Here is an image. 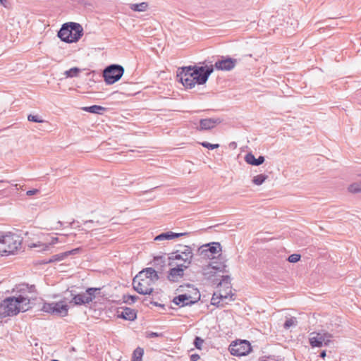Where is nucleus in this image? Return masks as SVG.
Returning a JSON list of instances; mask_svg holds the SVG:
<instances>
[{
  "instance_id": "f257e3e1",
  "label": "nucleus",
  "mask_w": 361,
  "mask_h": 361,
  "mask_svg": "<svg viewBox=\"0 0 361 361\" xmlns=\"http://www.w3.org/2000/svg\"><path fill=\"white\" fill-rule=\"evenodd\" d=\"M37 293L35 286L21 284L17 287L14 295L6 298L0 303V317H13L20 312L31 308V301L35 300Z\"/></svg>"
},
{
  "instance_id": "f03ea898",
  "label": "nucleus",
  "mask_w": 361,
  "mask_h": 361,
  "mask_svg": "<svg viewBox=\"0 0 361 361\" xmlns=\"http://www.w3.org/2000/svg\"><path fill=\"white\" fill-rule=\"evenodd\" d=\"M159 279L157 271L153 268H147L140 271L133 280L135 291L142 295H150L154 290V284Z\"/></svg>"
},
{
  "instance_id": "7ed1b4c3",
  "label": "nucleus",
  "mask_w": 361,
  "mask_h": 361,
  "mask_svg": "<svg viewBox=\"0 0 361 361\" xmlns=\"http://www.w3.org/2000/svg\"><path fill=\"white\" fill-rule=\"evenodd\" d=\"M202 274L207 279L212 281L214 283L217 284V286H221L224 284L226 288L228 290V292H223L220 290L218 295L217 293H215L213 295V300H214V296L216 295L221 299L228 298L229 293L231 292L230 277L228 276L221 275V274L214 269L209 264L202 268Z\"/></svg>"
},
{
  "instance_id": "20e7f679",
  "label": "nucleus",
  "mask_w": 361,
  "mask_h": 361,
  "mask_svg": "<svg viewBox=\"0 0 361 361\" xmlns=\"http://www.w3.org/2000/svg\"><path fill=\"white\" fill-rule=\"evenodd\" d=\"M204 67H183L178 70L177 77L179 78L181 83L187 88H192L195 84L202 85L200 78V71H204Z\"/></svg>"
},
{
  "instance_id": "39448f33",
  "label": "nucleus",
  "mask_w": 361,
  "mask_h": 361,
  "mask_svg": "<svg viewBox=\"0 0 361 361\" xmlns=\"http://www.w3.org/2000/svg\"><path fill=\"white\" fill-rule=\"evenodd\" d=\"M83 35L82 25L77 23H64L58 32V37L67 43L78 42Z\"/></svg>"
},
{
  "instance_id": "423d86ee",
  "label": "nucleus",
  "mask_w": 361,
  "mask_h": 361,
  "mask_svg": "<svg viewBox=\"0 0 361 361\" xmlns=\"http://www.w3.org/2000/svg\"><path fill=\"white\" fill-rule=\"evenodd\" d=\"M22 240L18 235L11 233L0 235V254H13L21 245Z\"/></svg>"
},
{
  "instance_id": "0eeeda50",
  "label": "nucleus",
  "mask_w": 361,
  "mask_h": 361,
  "mask_svg": "<svg viewBox=\"0 0 361 361\" xmlns=\"http://www.w3.org/2000/svg\"><path fill=\"white\" fill-rule=\"evenodd\" d=\"M193 253L190 246L185 245L181 249L171 252L169 256V265H173V261L176 260V264L180 267L188 268L192 262Z\"/></svg>"
},
{
  "instance_id": "6e6552de",
  "label": "nucleus",
  "mask_w": 361,
  "mask_h": 361,
  "mask_svg": "<svg viewBox=\"0 0 361 361\" xmlns=\"http://www.w3.org/2000/svg\"><path fill=\"white\" fill-rule=\"evenodd\" d=\"M124 73V68L121 65L112 64L107 66L103 71L104 81L112 85L118 81Z\"/></svg>"
},
{
  "instance_id": "1a4fd4ad",
  "label": "nucleus",
  "mask_w": 361,
  "mask_h": 361,
  "mask_svg": "<svg viewBox=\"0 0 361 361\" xmlns=\"http://www.w3.org/2000/svg\"><path fill=\"white\" fill-rule=\"evenodd\" d=\"M198 254L204 259H214L221 255V247L219 243L205 244L198 248Z\"/></svg>"
},
{
  "instance_id": "9d476101",
  "label": "nucleus",
  "mask_w": 361,
  "mask_h": 361,
  "mask_svg": "<svg viewBox=\"0 0 361 361\" xmlns=\"http://www.w3.org/2000/svg\"><path fill=\"white\" fill-rule=\"evenodd\" d=\"M42 310L54 315L65 317L68 314V307L63 301L45 302L42 306Z\"/></svg>"
},
{
  "instance_id": "9b49d317",
  "label": "nucleus",
  "mask_w": 361,
  "mask_h": 361,
  "mask_svg": "<svg viewBox=\"0 0 361 361\" xmlns=\"http://www.w3.org/2000/svg\"><path fill=\"white\" fill-rule=\"evenodd\" d=\"M250 343L246 340L235 342L229 346V351L231 354L235 356L246 355L250 352Z\"/></svg>"
},
{
  "instance_id": "f8f14e48",
  "label": "nucleus",
  "mask_w": 361,
  "mask_h": 361,
  "mask_svg": "<svg viewBox=\"0 0 361 361\" xmlns=\"http://www.w3.org/2000/svg\"><path fill=\"white\" fill-rule=\"evenodd\" d=\"M195 295L196 297L194 298L187 293L179 295L176 297H175L173 300V302L180 307H184L186 305H190L192 304H194L195 302L197 301V300L200 299V295L199 292L195 289Z\"/></svg>"
},
{
  "instance_id": "ddd939ff",
  "label": "nucleus",
  "mask_w": 361,
  "mask_h": 361,
  "mask_svg": "<svg viewBox=\"0 0 361 361\" xmlns=\"http://www.w3.org/2000/svg\"><path fill=\"white\" fill-rule=\"evenodd\" d=\"M330 336L326 333H317L312 332L310 334V343L312 347H321L324 343H327L330 341Z\"/></svg>"
},
{
  "instance_id": "4468645a",
  "label": "nucleus",
  "mask_w": 361,
  "mask_h": 361,
  "mask_svg": "<svg viewBox=\"0 0 361 361\" xmlns=\"http://www.w3.org/2000/svg\"><path fill=\"white\" fill-rule=\"evenodd\" d=\"M237 63V60L232 58L222 57L221 60L215 62L214 67L220 71H231L233 69Z\"/></svg>"
},
{
  "instance_id": "2eb2a0df",
  "label": "nucleus",
  "mask_w": 361,
  "mask_h": 361,
  "mask_svg": "<svg viewBox=\"0 0 361 361\" xmlns=\"http://www.w3.org/2000/svg\"><path fill=\"white\" fill-rule=\"evenodd\" d=\"M176 267L170 269L168 274V279L172 282L178 281L184 275V271L187 268L180 267V264L175 263Z\"/></svg>"
},
{
  "instance_id": "dca6fc26",
  "label": "nucleus",
  "mask_w": 361,
  "mask_h": 361,
  "mask_svg": "<svg viewBox=\"0 0 361 361\" xmlns=\"http://www.w3.org/2000/svg\"><path fill=\"white\" fill-rule=\"evenodd\" d=\"M221 123L219 118H204L200 121V126L197 128L198 130H205L214 128L217 124Z\"/></svg>"
},
{
  "instance_id": "f3484780",
  "label": "nucleus",
  "mask_w": 361,
  "mask_h": 361,
  "mask_svg": "<svg viewBox=\"0 0 361 361\" xmlns=\"http://www.w3.org/2000/svg\"><path fill=\"white\" fill-rule=\"evenodd\" d=\"M71 296L72 299L69 301L70 304L73 303L74 305H85L90 303L85 292L78 294L71 293Z\"/></svg>"
},
{
  "instance_id": "a211bd4d",
  "label": "nucleus",
  "mask_w": 361,
  "mask_h": 361,
  "mask_svg": "<svg viewBox=\"0 0 361 361\" xmlns=\"http://www.w3.org/2000/svg\"><path fill=\"white\" fill-rule=\"evenodd\" d=\"M118 313L119 317L126 320L133 321L136 319L135 311L130 307H122Z\"/></svg>"
},
{
  "instance_id": "6ab92c4d",
  "label": "nucleus",
  "mask_w": 361,
  "mask_h": 361,
  "mask_svg": "<svg viewBox=\"0 0 361 361\" xmlns=\"http://www.w3.org/2000/svg\"><path fill=\"white\" fill-rule=\"evenodd\" d=\"M80 250H81L80 247H78V248L73 249L71 250H69V251H67V252H65L63 253L53 255L49 262H52L62 261L63 259H65V257H68V255H75V254L78 253L80 251Z\"/></svg>"
},
{
  "instance_id": "aec40b11",
  "label": "nucleus",
  "mask_w": 361,
  "mask_h": 361,
  "mask_svg": "<svg viewBox=\"0 0 361 361\" xmlns=\"http://www.w3.org/2000/svg\"><path fill=\"white\" fill-rule=\"evenodd\" d=\"M209 264L220 274H224L226 271V260L223 257H219V261H213Z\"/></svg>"
},
{
  "instance_id": "412c9836",
  "label": "nucleus",
  "mask_w": 361,
  "mask_h": 361,
  "mask_svg": "<svg viewBox=\"0 0 361 361\" xmlns=\"http://www.w3.org/2000/svg\"><path fill=\"white\" fill-rule=\"evenodd\" d=\"M245 161L252 166H259L264 161V157L259 156L257 159L252 153H248L245 157Z\"/></svg>"
},
{
  "instance_id": "4be33fe9",
  "label": "nucleus",
  "mask_w": 361,
  "mask_h": 361,
  "mask_svg": "<svg viewBox=\"0 0 361 361\" xmlns=\"http://www.w3.org/2000/svg\"><path fill=\"white\" fill-rule=\"evenodd\" d=\"M185 233H176L171 231L163 233L155 237L154 240H171L175 238H178L181 235H184Z\"/></svg>"
},
{
  "instance_id": "5701e85b",
  "label": "nucleus",
  "mask_w": 361,
  "mask_h": 361,
  "mask_svg": "<svg viewBox=\"0 0 361 361\" xmlns=\"http://www.w3.org/2000/svg\"><path fill=\"white\" fill-rule=\"evenodd\" d=\"M99 221H94L92 220L86 221L84 222L85 228H82L80 230L85 232L94 231L98 230L97 227L100 226Z\"/></svg>"
},
{
  "instance_id": "b1692460",
  "label": "nucleus",
  "mask_w": 361,
  "mask_h": 361,
  "mask_svg": "<svg viewBox=\"0 0 361 361\" xmlns=\"http://www.w3.org/2000/svg\"><path fill=\"white\" fill-rule=\"evenodd\" d=\"M86 295L89 300L90 303L93 301L94 299L97 296H100L101 295V288H88L85 290Z\"/></svg>"
},
{
  "instance_id": "393cba45",
  "label": "nucleus",
  "mask_w": 361,
  "mask_h": 361,
  "mask_svg": "<svg viewBox=\"0 0 361 361\" xmlns=\"http://www.w3.org/2000/svg\"><path fill=\"white\" fill-rule=\"evenodd\" d=\"M361 177V173L358 174ZM348 191L350 193H361V180L350 184L348 187Z\"/></svg>"
},
{
  "instance_id": "a878e982",
  "label": "nucleus",
  "mask_w": 361,
  "mask_h": 361,
  "mask_svg": "<svg viewBox=\"0 0 361 361\" xmlns=\"http://www.w3.org/2000/svg\"><path fill=\"white\" fill-rule=\"evenodd\" d=\"M213 71H214L213 66H210L209 67H207V68H204V71H200L201 76L200 78V80L201 84H204L207 82L209 75L213 72Z\"/></svg>"
},
{
  "instance_id": "bb28decb",
  "label": "nucleus",
  "mask_w": 361,
  "mask_h": 361,
  "mask_svg": "<svg viewBox=\"0 0 361 361\" xmlns=\"http://www.w3.org/2000/svg\"><path fill=\"white\" fill-rule=\"evenodd\" d=\"M82 109L87 112L101 114L102 111L105 110V108L98 105H92L90 106L82 107Z\"/></svg>"
},
{
  "instance_id": "cd10ccee",
  "label": "nucleus",
  "mask_w": 361,
  "mask_h": 361,
  "mask_svg": "<svg viewBox=\"0 0 361 361\" xmlns=\"http://www.w3.org/2000/svg\"><path fill=\"white\" fill-rule=\"evenodd\" d=\"M130 8L133 11L137 12H144L147 10L148 7V4L147 2H142L140 4H130Z\"/></svg>"
},
{
  "instance_id": "c85d7f7f",
  "label": "nucleus",
  "mask_w": 361,
  "mask_h": 361,
  "mask_svg": "<svg viewBox=\"0 0 361 361\" xmlns=\"http://www.w3.org/2000/svg\"><path fill=\"white\" fill-rule=\"evenodd\" d=\"M268 178L266 174H258L252 178V182L256 185H261Z\"/></svg>"
},
{
  "instance_id": "c756f323",
  "label": "nucleus",
  "mask_w": 361,
  "mask_h": 361,
  "mask_svg": "<svg viewBox=\"0 0 361 361\" xmlns=\"http://www.w3.org/2000/svg\"><path fill=\"white\" fill-rule=\"evenodd\" d=\"M30 248H37V251L42 252L46 251L49 248V245L47 243H43L41 242H37V243H31L29 245Z\"/></svg>"
},
{
  "instance_id": "7c9ffc66",
  "label": "nucleus",
  "mask_w": 361,
  "mask_h": 361,
  "mask_svg": "<svg viewBox=\"0 0 361 361\" xmlns=\"http://www.w3.org/2000/svg\"><path fill=\"white\" fill-rule=\"evenodd\" d=\"M81 72V70L77 67L71 68V69L66 71L64 75L66 78L77 77Z\"/></svg>"
},
{
  "instance_id": "2f4dec72",
  "label": "nucleus",
  "mask_w": 361,
  "mask_h": 361,
  "mask_svg": "<svg viewBox=\"0 0 361 361\" xmlns=\"http://www.w3.org/2000/svg\"><path fill=\"white\" fill-rule=\"evenodd\" d=\"M144 350L140 347L137 348L133 355V361H142Z\"/></svg>"
},
{
  "instance_id": "473e14b6",
  "label": "nucleus",
  "mask_w": 361,
  "mask_h": 361,
  "mask_svg": "<svg viewBox=\"0 0 361 361\" xmlns=\"http://www.w3.org/2000/svg\"><path fill=\"white\" fill-rule=\"evenodd\" d=\"M297 323H298L297 319L295 317H292L288 318L286 320L283 326L286 329H288L292 326H296Z\"/></svg>"
},
{
  "instance_id": "72a5a7b5",
  "label": "nucleus",
  "mask_w": 361,
  "mask_h": 361,
  "mask_svg": "<svg viewBox=\"0 0 361 361\" xmlns=\"http://www.w3.org/2000/svg\"><path fill=\"white\" fill-rule=\"evenodd\" d=\"M137 299H138V297L136 295H123L124 302H128L130 304L135 302Z\"/></svg>"
},
{
  "instance_id": "f704fd0d",
  "label": "nucleus",
  "mask_w": 361,
  "mask_h": 361,
  "mask_svg": "<svg viewBox=\"0 0 361 361\" xmlns=\"http://www.w3.org/2000/svg\"><path fill=\"white\" fill-rule=\"evenodd\" d=\"M200 145L202 147H206V148L209 149H217L219 147V144H211V143L207 142H200Z\"/></svg>"
},
{
  "instance_id": "c9c22d12",
  "label": "nucleus",
  "mask_w": 361,
  "mask_h": 361,
  "mask_svg": "<svg viewBox=\"0 0 361 361\" xmlns=\"http://www.w3.org/2000/svg\"><path fill=\"white\" fill-rule=\"evenodd\" d=\"M27 119L29 121L35 122V123H42L43 120H42L37 115H32L30 114L27 116Z\"/></svg>"
},
{
  "instance_id": "e433bc0d",
  "label": "nucleus",
  "mask_w": 361,
  "mask_h": 361,
  "mask_svg": "<svg viewBox=\"0 0 361 361\" xmlns=\"http://www.w3.org/2000/svg\"><path fill=\"white\" fill-rule=\"evenodd\" d=\"M300 259V255L298 254H293L288 257V260L291 263H295Z\"/></svg>"
},
{
  "instance_id": "4c0bfd02",
  "label": "nucleus",
  "mask_w": 361,
  "mask_h": 361,
  "mask_svg": "<svg viewBox=\"0 0 361 361\" xmlns=\"http://www.w3.org/2000/svg\"><path fill=\"white\" fill-rule=\"evenodd\" d=\"M65 235H62V238H58V237H53L51 238V241L48 243V245H54L57 243H63L64 242L63 238Z\"/></svg>"
},
{
  "instance_id": "58836bf2",
  "label": "nucleus",
  "mask_w": 361,
  "mask_h": 361,
  "mask_svg": "<svg viewBox=\"0 0 361 361\" xmlns=\"http://www.w3.org/2000/svg\"><path fill=\"white\" fill-rule=\"evenodd\" d=\"M204 343V340L202 339L201 338L197 336L195 338V341H194V344H195V346L197 348V349H201L202 348V345Z\"/></svg>"
},
{
  "instance_id": "ea45409f",
  "label": "nucleus",
  "mask_w": 361,
  "mask_h": 361,
  "mask_svg": "<svg viewBox=\"0 0 361 361\" xmlns=\"http://www.w3.org/2000/svg\"><path fill=\"white\" fill-rule=\"evenodd\" d=\"M163 334L161 333H157V332H150L147 334V338H154V337H159L162 336Z\"/></svg>"
},
{
  "instance_id": "a19ab883",
  "label": "nucleus",
  "mask_w": 361,
  "mask_h": 361,
  "mask_svg": "<svg viewBox=\"0 0 361 361\" xmlns=\"http://www.w3.org/2000/svg\"><path fill=\"white\" fill-rule=\"evenodd\" d=\"M38 192H39V190H37V189H34V190H28V191H27V195L28 196H31V195H33L37 194Z\"/></svg>"
},
{
  "instance_id": "79ce46f5",
  "label": "nucleus",
  "mask_w": 361,
  "mask_h": 361,
  "mask_svg": "<svg viewBox=\"0 0 361 361\" xmlns=\"http://www.w3.org/2000/svg\"><path fill=\"white\" fill-rule=\"evenodd\" d=\"M200 359V356L197 354H192L190 356L191 361H197Z\"/></svg>"
},
{
  "instance_id": "37998d69",
  "label": "nucleus",
  "mask_w": 361,
  "mask_h": 361,
  "mask_svg": "<svg viewBox=\"0 0 361 361\" xmlns=\"http://www.w3.org/2000/svg\"><path fill=\"white\" fill-rule=\"evenodd\" d=\"M320 357L322 358H324L326 357V351L325 350H323L322 352H321Z\"/></svg>"
},
{
  "instance_id": "c03bdc74",
  "label": "nucleus",
  "mask_w": 361,
  "mask_h": 361,
  "mask_svg": "<svg viewBox=\"0 0 361 361\" xmlns=\"http://www.w3.org/2000/svg\"><path fill=\"white\" fill-rule=\"evenodd\" d=\"M6 0H0V4L4 6H6Z\"/></svg>"
},
{
  "instance_id": "a18cd8bd",
  "label": "nucleus",
  "mask_w": 361,
  "mask_h": 361,
  "mask_svg": "<svg viewBox=\"0 0 361 361\" xmlns=\"http://www.w3.org/2000/svg\"><path fill=\"white\" fill-rule=\"evenodd\" d=\"M57 224L59 225V226H62V222H61V221H58Z\"/></svg>"
},
{
  "instance_id": "49530a36",
  "label": "nucleus",
  "mask_w": 361,
  "mask_h": 361,
  "mask_svg": "<svg viewBox=\"0 0 361 361\" xmlns=\"http://www.w3.org/2000/svg\"><path fill=\"white\" fill-rule=\"evenodd\" d=\"M51 361H59V360H52Z\"/></svg>"
}]
</instances>
